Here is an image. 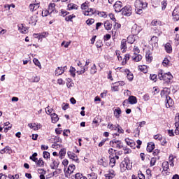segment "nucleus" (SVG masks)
<instances>
[{"label":"nucleus","instance_id":"7ed1b4c3","mask_svg":"<svg viewBox=\"0 0 179 179\" xmlns=\"http://www.w3.org/2000/svg\"><path fill=\"white\" fill-rule=\"evenodd\" d=\"M120 169L123 171H125V170H131V169H132V164L129 162V158H124V161L120 164Z\"/></svg>","mask_w":179,"mask_h":179},{"label":"nucleus","instance_id":"473e14b6","mask_svg":"<svg viewBox=\"0 0 179 179\" xmlns=\"http://www.w3.org/2000/svg\"><path fill=\"white\" fill-rule=\"evenodd\" d=\"M125 142L127 145H128V146H129L130 148H134V146L135 145V143L134 142V141L130 140L129 138H126Z\"/></svg>","mask_w":179,"mask_h":179},{"label":"nucleus","instance_id":"6ab92c4d","mask_svg":"<svg viewBox=\"0 0 179 179\" xmlns=\"http://www.w3.org/2000/svg\"><path fill=\"white\" fill-rule=\"evenodd\" d=\"M165 51L168 53V54H171V52H172L173 51V48L171 47V44H170V43H167L165 45Z\"/></svg>","mask_w":179,"mask_h":179},{"label":"nucleus","instance_id":"3c124183","mask_svg":"<svg viewBox=\"0 0 179 179\" xmlns=\"http://www.w3.org/2000/svg\"><path fill=\"white\" fill-rule=\"evenodd\" d=\"M154 139L156 141H162L163 139V136L162 134H157L154 136Z\"/></svg>","mask_w":179,"mask_h":179},{"label":"nucleus","instance_id":"c85d7f7f","mask_svg":"<svg viewBox=\"0 0 179 179\" xmlns=\"http://www.w3.org/2000/svg\"><path fill=\"white\" fill-rule=\"evenodd\" d=\"M19 30H20L21 33H22L23 34H26L27 31H29L27 28L23 26V24H21L20 25H19Z\"/></svg>","mask_w":179,"mask_h":179},{"label":"nucleus","instance_id":"052dcab7","mask_svg":"<svg viewBox=\"0 0 179 179\" xmlns=\"http://www.w3.org/2000/svg\"><path fill=\"white\" fill-rule=\"evenodd\" d=\"M94 23V19H90L86 21V24L90 26L91 24H93Z\"/></svg>","mask_w":179,"mask_h":179},{"label":"nucleus","instance_id":"aec40b11","mask_svg":"<svg viewBox=\"0 0 179 179\" xmlns=\"http://www.w3.org/2000/svg\"><path fill=\"white\" fill-rule=\"evenodd\" d=\"M10 152H12V149H10V147L7 146V147L4 148L3 149H2L0 151V153L1 155H3V153H8L9 155H10Z\"/></svg>","mask_w":179,"mask_h":179},{"label":"nucleus","instance_id":"69168bd1","mask_svg":"<svg viewBox=\"0 0 179 179\" xmlns=\"http://www.w3.org/2000/svg\"><path fill=\"white\" fill-rule=\"evenodd\" d=\"M169 62H170V61H169L167 59V58H165L162 62L164 66H167V65H169Z\"/></svg>","mask_w":179,"mask_h":179},{"label":"nucleus","instance_id":"412c9836","mask_svg":"<svg viewBox=\"0 0 179 179\" xmlns=\"http://www.w3.org/2000/svg\"><path fill=\"white\" fill-rule=\"evenodd\" d=\"M64 69H62V67H57L55 70V76H59V75H62L64 73Z\"/></svg>","mask_w":179,"mask_h":179},{"label":"nucleus","instance_id":"20e7f679","mask_svg":"<svg viewBox=\"0 0 179 179\" xmlns=\"http://www.w3.org/2000/svg\"><path fill=\"white\" fill-rule=\"evenodd\" d=\"M110 146L112 148H115L116 149H122V148H124L122 142L117 139L110 141Z\"/></svg>","mask_w":179,"mask_h":179},{"label":"nucleus","instance_id":"5701e85b","mask_svg":"<svg viewBox=\"0 0 179 179\" xmlns=\"http://www.w3.org/2000/svg\"><path fill=\"white\" fill-rule=\"evenodd\" d=\"M126 75L127 76L128 80H133L134 79V74H132L129 70H124Z\"/></svg>","mask_w":179,"mask_h":179},{"label":"nucleus","instance_id":"680f3d73","mask_svg":"<svg viewBox=\"0 0 179 179\" xmlns=\"http://www.w3.org/2000/svg\"><path fill=\"white\" fill-rule=\"evenodd\" d=\"M123 150H124V155H129V153H131L132 152V150H131V149L127 148H124Z\"/></svg>","mask_w":179,"mask_h":179},{"label":"nucleus","instance_id":"8fccbe9b","mask_svg":"<svg viewBox=\"0 0 179 179\" xmlns=\"http://www.w3.org/2000/svg\"><path fill=\"white\" fill-rule=\"evenodd\" d=\"M34 64H35V65L36 66H38V68H40V69H41V64H40V62L38 61V59H37L36 58H34Z\"/></svg>","mask_w":179,"mask_h":179},{"label":"nucleus","instance_id":"c03bdc74","mask_svg":"<svg viewBox=\"0 0 179 179\" xmlns=\"http://www.w3.org/2000/svg\"><path fill=\"white\" fill-rule=\"evenodd\" d=\"M157 41H159L157 36H154L151 38L152 44H157Z\"/></svg>","mask_w":179,"mask_h":179},{"label":"nucleus","instance_id":"f3484780","mask_svg":"<svg viewBox=\"0 0 179 179\" xmlns=\"http://www.w3.org/2000/svg\"><path fill=\"white\" fill-rule=\"evenodd\" d=\"M162 168H163V171L162 174L165 175L167 174V170H169V162H164L162 163Z\"/></svg>","mask_w":179,"mask_h":179},{"label":"nucleus","instance_id":"de8ad7c7","mask_svg":"<svg viewBox=\"0 0 179 179\" xmlns=\"http://www.w3.org/2000/svg\"><path fill=\"white\" fill-rule=\"evenodd\" d=\"M96 15H99L101 17H104V19H106V17H107V14L106 13V12L97 11Z\"/></svg>","mask_w":179,"mask_h":179},{"label":"nucleus","instance_id":"49530a36","mask_svg":"<svg viewBox=\"0 0 179 179\" xmlns=\"http://www.w3.org/2000/svg\"><path fill=\"white\" fill-rule=\"evenodd\" d=\"M97 72V69L96 67V64H94L93 66L91 67L90 73L94 75Z\"/></svg>","mask_w":179,"mask_h":179},{"label":"nucleus","instance_id":"5fc2aeb1","mask_svg":"<svg viewBox=\"0 0 179 179\" xmlns=\"http://www.w3.org/2000/svg\"><path fill=\"white\" fill-rule=\"evenodd\" d=\"M134 55H136L137 54H139V52H141V50H139V48H138V46L134 47Z\"/></svg>","mask_w":179,"mask_h":179},{"label":"nucleus","instance_id":"4be33fe9","mask_svg":"<svg viewBox=\"0 0 179 179\" xmlns=\"http://www.w3.org/2000/svg\"><path fill=\"white\" fill-rule=\"evenodd\" d=\"M71 179H83L85 177H83V175L80 173H77L76 175H73L71 176Z\"/></svg>","mask_w":179,"mask_h":179},{"label":"nucleus","instance_id":"bb28decb","mask_svg":"<svg viewBox=\"0 0 179 179\" xmlns=\"http://www.w3.org/2000/svg\"><path fill=\"white\" fill-rule=\"evenodd\" d=\"M133 61H135L136 62H139L142 59V55L137 54L132 56Z\"/></svg>","mask_w":179,"mask_h":179},{"label":"nucleus","instance_id":"603ef678","mask_svg":"<svg viewBox=\"0 0 179 179\" xmlns=\"http://www.w3.org/2000/svg\"><path fill=\"white\" fill-rule=\"evenodd\" d=\"M41 128V124H36L34 123V131H38Z\"/></svg>","mask_w":179,"mask_h":179},{"label":"nucleus","instance_id":"2eb2a0df","mask_svg":"<svg viewBox=\"0 0 179 179\" xmlns=\"http://www.w3.org/2000/svg\"><path fill=\"white\" fill-rule=\"evenodd\" d=\"M40 8V3H31L29 5V10L31 12H34L36 10H38Z\"/></svg>","mask_w":179,"mask_h":179},{"label":"nucleus","instance_id":"ea45409f","mask_svg":"<svg viewBox=\"0 0 179 179\" xmlns=\"http://www.w3.org/2000/svg\"><path fill=\"white\" fill-rule=\"evenodd\" d=\"M47 36H48V32H43L42 34H39L37 38H38V40H41L45 37H47Z\"/></svg>","mask_w":179,"mask_h":179},{"label":"nucleus","instance_id":"393cba45","mask_svg":"<svg viewBox=\"0 0 179 179\" xmlns=\"http://www.w3.org/2000/svg\"><path fill=\"white\" fill-rule=\"evenodd\" d=\"M145 58H146V61H148V62H152V61L153 59V56H152V55L150 54V51H148L146 52Z\"/></svg>","mask_w":179,"mask_h":179},{"label":"nucleus","instance_id":"72a5a7b5","mask_svg":"<svg viewBox=\"0 0 179 179\" xmlns=\"http://www.w3.org/2000/svg\"><path fill=\"white\" fill-rule=\"evenodd\" d=\"M118 127V124L114 125L113 124L108 123L107 128L109 129H111V131H117V128Z\"/></svg>","mask_w":179,"mask_h":179},{"label":"nucleus","instance_id":"e2e57ef3","mask_svg":"<svg viewBox=\"0 0 179 179\" xmlns=\"http://www.w3.org/2000/svg\"><path fill=\"white\" fill-rule=\"evenodd\" d=\"M68 8H69V10H71L72 9H77L76 6L74 4H72V3L69 4Z\"/></svg>","mask_w":179,"mask_h":179},{"label":"nucleus","instance_id":"58836bf2","mask_svg":"<svg viewBox=\"0 0 179 179\" xmlns=\"http://www.w3.org/2000/svg\"><path fill=\"white\" fill-rule=\"evenodd\" d=\"M129 54H126L124 59H123V61L122 62V65H125L127 64V61H129Z\"/></svg>","mask_w":179,"mask_h":179},{"label":"nucleus","instance_id":"338daca9","mask_svg":"<svg viewBox=\"0 0 179 179\" xmlns=\"http://www.w3.org/2000/svg\"><path fill=\"white\" fill-rule=\"evenodd\" d=\"M156 164V158H152L150 161V166H153Z\"/></svg>","mask_w":179,"mask_h":179},{"label":"nucleus","instance_id":"9d476101","mask_svg":"<svg viewBox=\"0 0 179 179\" xmlns=\"http://www.w3.org/2000/svg\"><path fill=\"white\" fill-rule=\"evenodd\" d=\"M173 22H178L179 20V8H176L172 13Z\"/></svg>","mask_w":179,"mask_h":179},{"label":"nucleus","instance_id":"39448f33","mask_svg":"<svg viewBox=\"0 0 179 179\" xmlns=\"http://www.w3.org/2000/svg\"><path fill=\"white\" fill-rule=\"evenodd\" d=\"M122 13L124 16H131L132 15V7L129 5L122 8Z\"/></svg>","mask_w":179,"mask_h":179},{"label":"nucleus","instance_id":"e433bc0d","mask_svg":"<svg viewBox=\"0 0 179 179\" xmlns=\"http://www.w3.org/2000/svg\"><path fill=\"white\" fill-rule=\"evenodd\" d=\"M59 157L60 159H64V157L65 156V155H66V150L65 149H62L60 150L59 152Z\"/></svg>","mask_w":179,"mask_h":179},{"label":"nucleus","instance_id":"864d4df0","mask_svg":"<svg viewBox=\"0 0 179 179\" xmlns=\"http://www.w3.org/2000/svg\"><path fill=\"white\" fill-rule=\"evenodd\" d=\"M150 78L151 80H153L154 82H157V75H156V74L150 75Z\"/></svg>","mask_w":179,"mask_h":179},{"label":"nucleus","instance_id":"c756f323","mask_svg":"<svg viewBox=\"0 0 179 179\" xmlns=\"http://www.w3.org/2000/svg\"><path fill=\"white\" fill-rule=\"evenodd\" d=\"M155 149V144L153 143H148L147 146V152H152Z\"/></svg>","mask_w":179,"mask_h":179},{"label":"nucleus","instance_id":"4468645a","mask_svg":"<svg viewBox=\"0 0 179 179\" xmlns=\"http://www.w3.org/2000/svg\"><path fill=\"white\" fill-rule=\"evenodd\" d=\"M115 177V171H114V170L113 169L109 170V173L105 174L106 179H112V178H114Z\"/></svg>","mask_w":179,"mask_h":179},{"label":"nucleus","instance_id":"423d86ee","mask_svg":"<svg viewBox=\"0 0 179 179\" xmlns=\"http://www.w3.org/2000/svg\"><path fill=\"white\" fill-rule=\"evenodd\" d=\"M141 31H142V27L134 24L131 28V33L132 34H134V36L138 35V33H141Z\"/></svg>","mask_w":179,"mask_h":179},{"label":"nucleus","instance_id":"4d7b16f0","mask_svg":"<svg viewBox=\"0 0 179 179\" xmlns=\"http://www.w3.org/2000/svg\"><path fill=\"white\" fill-rule=\"evenodd\" d=\"M45 113H46V114L50 115V114H51V113H52V109L50 108V106H48L45 108Z\"/></svg>","mask_w":179,"mask_h":179},{"label":"nucleus","instance_id":"a211bd4d","mask_svg":"<svg viewBox=\"0 0 179 179\" xmlns=\"http://www.w3.org/2000/svg\"><path fill=\"white\" fill-rule=\"evenodd\" d=\"M129 103L130 104H136L138 103V99H136V96H129Z\"/></svg>","mask_w":179,"mask_h":179},{"label":"nucleus","instance_id":"79ce46f5","mask_svg":"<svg viewBox=\"0 0 179 179\" xmlns=\"http://www.w3.org/2000/svg\"><path fill=\"white\" fill-rule=\"evenodd\" d=\"M76 71V69H75V67H71L69 72L73 78H75V76H76V74L75 73Z\"/></svg>","mask_w":179,"mask_h":179},{"label":"nucleus","instance_id":"f03ea898","mask_svg":"<svg viewBox=\"0 0 179 179\" xmlns=\"http://www.w3.org/2000/svg\"><path fill=\"white\" fill-rule=\"evenodd\" d=\"M158 78L159 80H164L166 83H170V80L173 79V75L170 72L164 73L163 70H160L158 73Z\"/></svg>","mask_w":179,"mask_h":179},{"label":"nucleus","instance_id":"1a4fd4ad","mask_svg":"<svg viewBox=\"0 0 179 179\" xmlns=\"http://www.w3.org/2000/svg\"><path fill=\"white\" fill-rule=\"evenodd\" d=\"M175 121V127L176 128L175 130V134L176 135H179V113H176Z\"/></svg>","mask_w":179,"mask_h":179},{"label":"nucleus","instance_id":"b1692460","mask_svg":"<svg viewBox=\"0 0 179 179\" xmlns=\"http://www.w3.org/2000/svg\"><path fill=\"white\" fill-rule=\"evenodd\" d=\"M58 166H59V162L58 160H54L50 167L52 170H55V169H58Z\"/></svg>","mask_w":179,"mask_h":179},{"label":"nucleus","instance_id":"6e6552de","mask_svg":"<svg viewBox=\"0 0 179 179\" xmlns=\"http://www.w3.org/2000/svg\"><path fill=\"white\" fill-rule=\"evenodd\" d=\"M85 16H93V15H97V10L94 8H88L84 11Z\"/></svg>","mask_w":179,"mask_h":179},{"label":"nucleus","instance_id":"0e129e2a","mask_svg":"<svg viewBox=\"0 0 179 179\" xmlns=\"http://www.w3.org/2000/svg\"><path fill=\"white\" fill-rule=\"evenodd\" d=\"M118 90H120L119 87H117V85H115L112 86V92H118Z\"/></svg>","mask_w":179,"mask_h":179},{"label":"nucleus","instance_id":"ddd939ff","mask_svg":"<svg viewBox=\"0 0 179 179\" xmlns=\"http://www.w3.org/2000/svg\"><path fill=\"white\" fill-rule=\"evenodd\" d=\"M89 64H90V62L86 61L85 65L83 67V70L77 71V73L78 75H83V73H85V72H86V71H87V69H89V67H87Z\"/></svg>","mask_w":179,"mask_h":179},{"label":"nucleus","instance_id":"13d9d810","mask_svg":"<svg viewBox=\"0 0 179 179\" xmlns=\"http://www.w3.org/2000/svg\"><path fill=\"white\" fill-rule=\"evenodd\" d=\"M73 17H75V16L68 15L65 17V20L66 22H72V19H73Z\"/></svg>","mask_w":179,"mask_h":179},{"label":"nucleus","instance_id":"f704fd0d","mask_svg":"<svg viewBox=\"0 0 179 179\" xmlns=\"http://www.w3.org/2000/svg\"><path fill=\"white\" fill-rule=\"evenodd\" d=\"M122 111H121V108H117L115 110H114V115L116 118H120V115L121 114Z\"/></svg>","mask_w":179,"mask_h":179},{"label":"nucleus","instance_id":"2f4dec72","mask_svg":"<svg viewBox=\"0 0 179 179\" xmlns=\"http://www.w3.org/2000/svg\"><path fill=\"white\" fill-rule=\"evenodd\" d=\"M104 27L106 30H111L113 29V24L109 21H106L104 22Z\"/></svg>","mask_w":179,"mask_h":179},{"label":"nucleus","instance_id":"a18cd8bd","mask_svg":"<svg viewBox=\"0 0 179 179\" xmlns=\"http://www.w3.org/2000/svg\"><path fill=\"white\" fill-rule=\"evenodd\" d=\"M38 174H41V176H45L47 174V171L43 169H38Z\"/></svg>","mask_w":179,"mask_h":179},{"label":"nucleus","instance_id":"bf43d9fd","mask_svg":"<svg viewBox=\"0 0 179 179\" xmlns=\"http://www.w3.org/2000/svg\"><path fill=\"white\" fill-rule=\"evenodd\" d=\"M43 155L44 159H49L50 158V152H48L47 151H44Z\"/></svg>","mask_w":179,"mask_h":179},{"label":"nucleus","instance_id":"a878e982","mask_svg":"<svg viewBox=\"0 0 179 179\" xmlns=\"http://www.w3.org/2000/svg\"><path fill=\"white\" fill-rule=\"evenodd\" d=\"M51 118H52V122L53 124H56V122L59 120V117H58V115L55 113H52L51 115Z\"/></svg>","mask_w":179,"mask_h":179},{"label":"nucleus","instance_id":"37998d69","mask_svg":"<svg viewBox=\"0 0 179 179\" xmlns=\"http://www.w3.org/2000/svg\"><path fill=\"white\" fill-rule=\"evenodd\" d=\"M139 69L141 72H143V73H148V67H146V66H141Z\"/></svg>","mask_w":179,"mask_h":179},{"label":"nucleus","instance_id":"c9c22d12","mask_svg":"<svg viewBox=\"0 0 179 179\" xmlns=\"http://www.w3.org/2000/svg\"><path fill=\"white\" fill-rule=\"evenodd\" d=\"M121 49L127 50V39H122L121 41Z\"/></svg>","mask_w":179,"mask_h":179},{"label":"nucleus","instance_id":"0eeeda50","mask_svg":"<svg viewBox=\"0 0 179 179\" xmlns=\"http://www.w3.org/2000/svg\"><path fill=\"white\" fill-rule=\"evenodd\" d=\"M113 6L115 12L117 13H119V12H122V2L116 1Z\"/></svg>","mask_w":179,"mask_h":179},{"label":"nucleus","instance_id":"cd10ccee","mask_svg":"<svg viewBox=\"0 0 179 179\" xmlns=\"http://www.w3.org/2000/svg\"><path fill=\"white\" fill-rule=\"evenodd\" d=\"M76 169V167L75 166V165L71 164L68 167L67 173L69 174H72V173H73V171H75Z\"/></svg>","mask_w":179,"mask_h":179},{"label":"nucleus","instance_id":"9b49d317","mask_svg":"<svg viewBox=\"0 0 179 179\" xmlns=\"http://www.w3.org/2000/svg\"><path fill=\"white\" fill-rule=\"evenodd\" d=\"M166 108H170V107H173L174 106V101H173V99L170 97L169 96H166Z\"/></svg>","mask_w":179,"mask_h":179},{"label":"nucleus","instance_id":"09e8293b","mask_svg":"<svg viewBox=\"0 0 179 179\" xmlns=\"http://www.w3.org/2000/svg\"><path fill=\"white\" fill-rule=\"evenodd\" d=\"M162 5V10H164L167 6V1L166 0H163L161 3Z\"/></svg>","mask_w":179,"mask_h":179},{"label":"nucleus","instance_id":"a19ab883","mask_svg":"<svg viewBox=\"0 0 179 179\" xmlns=\"http://www.w3.org/2000/svg\"><path fill=\"white\" fill-rule=\"evenodd\" d=\"M127 43H129V44H134V43H135V38H134V36H128Z\"/></svg>","mask_w":179,"mask_h":179},{"label":"nucleus","instance_id":"f8f14e48","mask_svg":"<svg viewBox=\"0 0 179 179\" xmlns=\"http://www.w3.org/2000/svg\"><path fill=\"white\" fill-rule=\"evenodd\" d=\"M68 157H69V159H71V160H73L74 162H76V163H78L79 162V159H78V156L76 155V154L69 151L67 152Z\"/></svg>","mask_w":179,"mask_h":179},{"label":"nucleus","instance_id":"7c9ffc66","mask_svg":"<svg viewBox=\"0 0 179 179\" xmlns=\"http://www.w3.org/2000/svg\"><path fill=\"white\" fill-rule=\"evenodd\" d=\"M36 167H44V161L40 158L36 162Z\"/></svg>","mask_w":179,"mask_h":179},{"label":"nucleus","instance_id":"774afa93","mask_svg":"<svg viewBox=\"0 0 179 179\" xmlns=\"http://www.w3.org/2000/svg\"><path fill=\"white\" fill-rule=\"evenodd\" d=\"M175 41L176 44H179V34H177L175 36Z\"/></svg>","mask_w":179,"mask_h":179},{"label":"nucleus","instance_id":"dca6fc26","mask_svg":"<svg viewBox=\"0 0 179 179\" xmlns=\"http://www.w3.org/2000/svg\"><path fill=\"white\" fill-rule=\"evenodd\" d=\"M55 10V3H50L49 4V6H48V10H47L48 13L49 15H51V13H52V12H54Z\"/></svg>","mask_w":179,"mask_h":179},{"label":"nucleus","instance_id":"6e6d98bb","mask_svg":"<svg viewBox=\"0 0 179 179\" xmlns=\"http://www.w3.org/2000/svg\"><path fill=\"white\" fill-rule=\"evenodd\" d=\"M117 131L118 134H124V129H122V127L120 124H117Z\"/></svg>","mask_w":179,"mask_h":179},{"label":"nucleus","instance_id":"4c0bfd02","mask_svg":"<svg viewBox=\"0 0 179 179\" xmlns=\"http://www.w3.org/2000/svg\"><path fill=\"white\" fill-rule=\"evenodd\" d=\"M115 158L114 157L110 159L109 166L110 167H114L115 166Z\"/></svg>","mask_w":179,"mask_h":179},{"label":"nucleus","instance_id":"f257e3e1","mask_svg":"<svg viewBox=\"0 0 179 179\" xmlns=\"http://www.w3.org/2000/svg\"><path fill=\"white\" fill-rule=\"evenodd\" d=\"M135 12L137 15H142L143 13V9L148 8V3L143 2L141 0H136L135 1Z\"/></svg>","mask_w":179,"mask_h":179}]
</instances>
